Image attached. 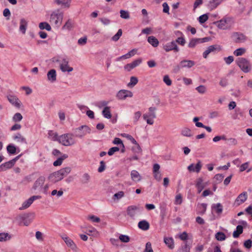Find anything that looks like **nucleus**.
<instances>
[{
	"label": "nucleus",
	"instance_id": "obj_60",
	"mask_svg": "<svg viewBox=\"0 0 252 252\" xmlns=\"http://www.w3.org/2000/svg\"><path fill=\"white\" fill-rule=\"evenodd\" d=\"M244 246L246 248L250 249L252 247V241L251 239L245 241L244 243Z\"/></svg>",
	"mask_w": 252,
	"mask_h": 252
},
{
	"label": "nucleus",
	"instance_id": "obj_17",
	"mask_svg": "<svg viewBox=\"0 0 252 252\" xmlns=\"http://www.w3.org/2000/svg\"><path fill=\"white\" fill-rule=\"evenodd\" d=\"M142 62V60L141 59H138L134 60L132 63H127L124 66L125 69L126 70L128 71H130L131 69H133L135 67L139 65Z\"/></svg>",
	"mask_w": 252,
	"mask_h": 252
},
{
	"label": "nucleus",
	"instance_id": "obj_63",
	"mask_svg": "<svg viewBox=\"0 0 252 252\" xmlns=\"http://www.w3.org/2000/svg\"><path fill=\"white\" fill-rule=\"evenodd\" d=\"M105 168V163L104 161H101L100 162V166L99 168H98V172H103Z\"/></svg>",
	"mask_w": 252,
	"mask_h": 252
},
{
	"label": "nucleus",
	"instance_id": "obj_25",
	"mask_svg": "<svg viewBox=\"0 0 252 252\" xmlns=\"http://www.w3.org/2000/svg\"><path fill=\"white\" fill-rule=\"evenodd\" d=\"M28 27V22L24 18L20 20L19 30L23 33L25 34Z\"/></svg>",
	"mask_w": 252,
	"mask_h": 252
},
{
	"label": "nucleus",
	"instance_id": "obj_48",
	"mask_svg": "<svg viewBox=\"0 0 252 252\" xmlns=\"http://www.w3.org/2000/svg\"><path fill=\"white\" fill-rule=\"evenodd\" d=\"M122 29H119L117 33L115 34L112 37V40L114 41H118L119 38H120V37L122 36Z\"/></svg>",
	"mask_w": 252,
	"mask_h": 252
},
{
	"label": "nucleus",
	"instance_id": "obj_29",
	"mask_svg": "<svg viewBox=\"0 0 252 252\" xmlns=\"http://www.w3.org/2000/svg\"><path fill=\"white\" fill-rule=\"evenodd\" d=\"M223 0H211L208 4V7L211 10L216 8L219 4H220Z\"/></svg>",
	"mask_w": 252,
	"mask_h": 252
},
{
	"label": "nucleus",
	"instance_id": "obj_30",
	"mask_svg": "<svg viewBox=\"0 0 252 252\" xmlns=\"http://www.w3.org/2000/svg\"><path fill=\"white\" fill-rule=\"evenodd\" d=\"M90 175L88 173H85L83 174L80 178V181L82 184L85 185L89 183V182L90 181Z\"/></svg>",
	"mask_w": 252,
	"mask_h": 252
},
{
	"label": "nucleus",
	"instance_id": "obj_9",
	"mask_svg": "<svg viewBox=\"0 0 252 252\" xmlns=\"http://www.w3.org/2000/svg\"><path fill=\"white\" fill-rule=\"evenodd\" d=\"M142 210L143 208L139 205H130L127 207L126 213L130 218L134 219L138 213H141Z\"/></svg>",
	"mask_w": 252,
	"mask_h": 252
},
{
	"label": "nucleus",
	"instance_id": "obj_27",
	"mask_svg": "<svg viewBox=\"0 0 252 252\" xmlns=\"http://www.w3.org/2000/svg\"><path fill=\"white\" fill-rule=\"evenodd\" d=\"M138 226L141 230H147L149 229L150 224L147 221L143 220L138 222Z\"/></svg>",
	"mask_w": 252,
	"mask_h": 252
},
{
	"label": "nucleus",
	"instance_id": "obj_16",
	"mask_svg": "<svg viewBox=\"0 0 252 252\" xmlns=\"http://www.w3.org/2000/svg\"><path fill=\"white\" fill-rule=\"evenodd\" d=\"M220 46L217 45H214L210 46L208 47V48L203 52V57L206 59L208 57V55L212 52H216V51H220Z\"/></svg>",
	"mask_w": 252,
	"mask_h": 252
},
{
	"label": "nucleus",
	"instance_id": "obj_61",
	"mask_svg": "<svg viewBox=\"0 0 252 252\" xmlns=\"http://www.w3.org/2000/svg\"><path fill=\"white\" fill-rule=\"evenodd\" d=\"M138 82V79L136 77H131L130 82L128 84V86L132 85L134 86Z\"/></svg>",
	"mask_w": 252,
	"mask_h": 252
},
{
	"label": "nucleus",
	"instance_id": "obj_10",
	"mask_svg": "<svg viewBox=\"0 0 252 252\" xmlns=\"http://www.w3.org/2000/svg\"><path fill=\"white\" fill-rule=\"evenodd\" d=\"M41 198L40 196L39 195H33L29 198L28 200L25 201L22 204V206L20 207L19 209L20 210H23L29 208L31 205L32 203L34 200L36 199H39Z\"/></svg>",
	"mask_w": 252,
	"mask_h": 252
},
{
	"label": "nucleus",
	"instance_id": "obj_37",
	"mask_svg": "<svg viewBox=\"0 0 252 252\" xmlns=\"http://www.w3.org/2000/svg\"><path fill=\"white\" fill-rule=\"evenodd\" d=\"M68 156L66 154H63L61 157L59 158L56 161L53 162L54 166H58L61 165L63 160L67 158Z\"/></svg>",
	"mask_w": 252,
	"mask_h": 252
},
{
	"label": "nucleus",
	"instance_id": "obj_42",
	"mask_svg": "<svg viewBox=\"0 0 252 252\" xmlns=\"http://www.w3.org/2000/svg\"><path fill=\"white\" fill-rule=\"evenodd\" d=\"M17 149L12 144H10L7 146V151L9 154L14 155L16 153Z\"/></svg>",
	"mask_w": 252,
	"mask_h": 252
},
{
	"label": "nucleus",
	"instance_id": "obj_20",
	"mask_svg": "<svg viewBox=\"0 0 252 252\" xmlns=\"http://www.w3.org/2000/svg\"><path fill=\"white\" fill-rule=\"evenodd\" d=\"M71 0H54V3L58 5H61L62 8H69Z\"/></svg>",
	"mask_w": 252,
	"mask_h": 252
},
{
	"label": "nucleus",
	"instance_id": "obj_12",
	"mask_svg": "<svg viewBox=\"0 0 252 252\" xmlns=\"http://www.w3.org/2000/svg\"><path fill=\"white\" fill-rule=\"evenodd\" d=\"M231 37L235 43L243 42L247 39L246 36L243 33L239 32H233Z\"/></svg>",
	"mask_w": 252,
	"mask_h": 252
},
{
	"label": "nucleus",
	"instance_id": "obj_38",
	"mask_svg": "<svg viewBox=\"0 0 252 252\" xmlns=\"http://www.w3.org/2000/svg\"><path fill=\"white\" fill-rule=\"evenodd\" d=\"M190 247L187 242H185L182 245L181 247L177 252H189Z\"/></svg>",
	"mask_w": 252,
	"mask_h": 252
},
{
	"label": "nucleus",
	"instance_id": "obj_15",
	"mask_svg": "<svg viewBox=\"0 0 252 252\" xmlns=\"http://www.w3.org/2000/svg\"><path fill=\"white\" fill-rule=\"evenodd\" d=\"M57 62H60V69L63 72H71L73 68L68 66V61L66 59H63L61 61L57 60Z\"/></svg>",
	"mask_w": 252,
	"mask_h": 252
},
{
	"label": "nucleus",
	"instance_id": "obj_51",
	"mask_svg": "<svg viewBox=\"0 0 252 252\" xmlns=\"http://www.w3.org/2000/svg\"><path fill=\"white\" fill-rule=\"evenodd\" d=\"M121 135L127 138L128 140H130L133 144H137L136 141L134 139V138L130 135L127 133H123Z\"/></svg>",
	"mask_w": 252,
	"mask_h": 252
},
{
	"label": "nucleus",
	"instance_id": "obj_54",
	"mask_svg": "<svg viewBox=\"0 0 252 252\" xmlns=\"http://www.w3.org/2000/svg\"><path fill=\"white\" fill-rule=\"evenodd\" d=\"M166 208L165 206H161L160 207V216L162 220L164 219L165 216H166Z\"/></svg>",
	"mask_w": 252,
	"mask_h": 252
},
{
	"label": "nucleus",
	"instance_id": "obj_55",
	"mask_svg": "<svg viewBox=\"0 0 252 252\" xmlns=\"http://www.w3.org/2000/svg\"><path fill=\"white\" fill-rule=\"evenodd\" d=\"M22 118V115L20 113H16L13 117V120L14 122H20Z\"/></svg>",
	"mask_w": 252,
	"mask_h": 252
},
{
	"label": "nucleus",
	"instance_id": "obj_28",
	"mask_svg": "<svg viewBox=\"0 0 252 252\" xmlns=\"http://www.w3.org/2000/svg\"><path fill=\"white\" fill-rule=\"evenodd\" d=\"M130 176L131 179L134 182H137L141 180L140 175L136 170H132L131 171Z\"/></svg>",
	"mask_w": 252,
	"mask_h": 252
},
{
	"label": "nucleus",
	"instance_id": "obj_3",
	"mask_svg": "<svg viewBox=\"0 0 252 252\" xmlns=\"http://www.w3.org/2000/svg\"><path fill=\"white\" fill-rule=\"evenodd\" d=\"M63 14L59 9L52 13L50 16V22L57 28L62 24Z\"/></svg>",
	"mask_w": 252,
	"mask_h": 252
},
{
	"label": "nucleus",
	"instance_id": "obj_40",
	"mask_svg": "<svg viewBox=\"0 0 252 252\" xmlns=\"http://www.w3.org/2000/svg\"><path fill=\"white\" fill-rule=\"evenodd\" d=\"M181 133L183 136L186 137H191L193 135L191 129L188 127L182 128Z\"/></svg>",
	"mask_w": 252,
	"mask_h": 252
},
{
	"label": "nucleus",
	"instance_id": "obj_4",
	"mask_svg": "<svg viewBox=\"0 0 252 252\" xmlns=\"http://www.w3.org/2000/svg\"><path fill=\"white\" fill-rule=\"evenodd\" d=\"M35 217V214L33 212H30L19 215L17 217L16 220L19 222H23L24 225L28 226L33 220Z\"/></svg>",
	"mask_w": 252,
	"mask_h": 252
},
{
	"label": "nucleus",
	"instance_id": "obj_64",
	"mask_svg": "<svg viewBox=\"0 0 252 252\" xmlns=\"http://www.w3.org/2000/svg\"><path fill=\"white\" fill-rule=\"evenodd\" d=\"M144 252H153L150 242H147L146 243Z\"/></svg>",
	"mask_w": 252,
	"mask_h": 252
},
{
	"label": "nucleus",
	"instance_id": "obj_58",
	"mask_svg": "<svg viewBox=\"0 0 252 252\" xmlns=\"http://www.w3.org/2000/svg\"><path fill=\"white\" fill-rule=\"evenodd\" d=\"M120 150V148L117 147H114L111 148L108 152V154L109 156L113 155L116 152L119 151Z\"/></svg>",
	"mask_w": 252,
	"mask_h": 252
},
{
	"label": "nucleus",
	"instance_id": "obj_13",
	"mask_svg": "<svg viewBox=\"0 0 252 252\" xmlns=\"http://www.w3.org/2000/svg\"><path fill=\"white\" fill-rule=\"evenodd\" d=\"M163 49L166 52L174 51L178 52L179 51V48L174 41L166 43L163 46Z\"/></svg>",
	"mask_w": 252,
	"mask_h": 252
},
{
	"label": "nucleus",
	"instance_id": "obj_31",
	"mask_svg": "<svg viewBox=\"0 0 252 252\" xmlns=\"http://www.w3.org/2000/svg\"><path fill=\"white\" fill-rule=\"evenodd\" d=\"M12 238V235L7 232L0 233V242H6Z\"/></svg>",
	"mask_w": 252,
	"mask_h": 252
},
{
	"label": "nucleus",
	"instance_id": "obj_23",
	"mask_svg": "<svg viewBox=\"0 0 252 252\" xmlns=\"http://www.w3.org/2000/svg\"><path fill=\"white\" fill-rule=\"evenodd\" d=\"M48 80L51 82H54L56 80V71L55 69H52L49 70L47 73Z\"/></svg>",
	"mask_w": 252,
	"mask_h": 252
},
{
	"label": "nucleus",
	"instance_id": "obj_11",
	"mask_svg": "<svg viewBox=\"0 0 252 252\" xmlns=\"http://www.w3.org/2000/svg\"><path fill=\"white\" fill-rule=\"evenodd\" d=\"M209 40V38L208 37L202 38H192L190 40L188 46L189 48H194L196 45L199 43L208 42Z\"/></svg>",
	"mask_w": 252,
	"mask_h": 252
},
{
	"label": "nucleus",
	"instance_id": "obj_49",
	"mask_svg": "<svg viewBox=\"0 0 252 252\" xmlns=\"http://www.w3.org/2000/svg\"><path fill=\"white\" fill-rule=\"evenodd\" d=\"M120 16L122 18L127 19L129 18V14L128 11L124 10H120Z\"/></svg>",
	"mask_w": 252,
	"mask_h": 252
},
{
	"label": "nucleus",
	"instance_id": "obj_24",
	"mask_svg": "<svg viewBox=\"0 0 252 252\" xmlns=\"http://www.w3.org/2000/svg\"><path fill=\"white\" fill-rule=\"evenodd\" d=\"M7 98L9 102L16 107L19 108L20 103L19 100L15 96V95H7Z\"/></svg>",
	"mask_w": 252,
	"mask_h": 252
},
{
	"label": "nucleus",
	"instance_id": "obj_1",
	"mask_svg": "<svg viewBox=\"0 0 252 252\" xmlns=\"http://www.w3.org/2000/svg\"><path fill=\"white\" fill-rule=\"evenodd\" d=\"M71 172V168L66 167L54 172L49 176V179L53 183H56L62 180Z\"/></svg>",
	"mask_w": 252,
	"mask_h": 252
},
{
	"label": "nucleus",
	"instance_id": "obj_33",
	"mask_svg": "<svg viewBox=\"0 0 252 252\" xmlns=\"http://www.w3.org/2000/svg\"><path fill=\"white\" fill-rule=\"evenodd\" d=\"M14 166L11 160L1 164L0 165V171H4L8 169H10Z\"/></svg>",
	"mask_w": 252,
	"mask_h": 252
},
{
	"label": "nucleus",
	"instance_id": "obj_47",
	"mask_svg": "<svg viewBox=\"0 0 252 252\" xmlns=\"http://www.w3.org/2000/svg\"><path fill=\"white\" fill-rule=\"evenodd\" d=\"M124 196V192L123 191H120L114 194L113 196V199L114 200H119Z\"/></svg>",
	"mask_w": 252,
	"mask_h": 252
},
{
	"label": "nucleus",
	"instance_id": "obj_45",
	"mask_svg": "<svg viewBox=\"0 0 252 252\" xmlns=\"http://www.w3.org/2000/svg\"><path fill=\"white\" fill-rule=\"evenodd\" d=\"M215 238L217 240L222 241L226 239V236L224 233L218 232L216 234Z\"/></svg>",
	"mask_w": 252,
	"mask_h": 252
},
{
	"label": "nucleus",
	"instance_id": "obj_18",
	"mask_svg": "<svg viewBox=\"0 0 252 252\" xmlns=\"http://www.w3.org/2000/svg\"><path fill=\"white\" fill-rule=\"evenodd\" d=\"M247 199V192H243L240 194L235 200L234 204L236 206H239L244 203Z\"/></svg>",
	"mask_w": 252,
	"mask_h": 252
},
{
	"label": "nucleus",
	"instance_id": "obj_32",
	"mask_svg": "<svg viewBox=\"0 0 252 252\" xmlns=\"http://www.w3.org/2000/svg\"><path fill=\"white\" fill-rule=\"evenodd\" d=\"M73 21L71 19H68L64 25L63 26L62 29L70 31L73 28Z\"/></svg>",
	"mask_w": 252,
	"mask_h": 252
},
{
	"label": "nucleus",
	"instance_id": "obj_2",
	"mask_svg": "<svg viewBox=\"0 0 252 252\" xmlns=\"http://www.w3.org/2000/svg\"><path fill=\"white\" fill-rule=\"evenodd\" d=\"M73 134L66 133L59 136L57 141L65 146H69L76 143V141L73 138Z\"/></svg>",
	"mask_w": 252,
	"mask_h": 252
},
{
	"label": "nucleus",
	"instance_id": "obj_59",
	"mask_svg": "<svg viewBox=\"0 0 252 252\" xmlns=\"http://www.w3.org/2000/svg\"><path fill=\"white\" fill-rule=\"evenodd\" d=\"M196 89L198 91V92L200 94H204L206 93V87L203 85H200L198 87H197Z\"/></svg>",
	"mask_w": 252,
	"mask_h": 252
},
{
	"label": "nucleus",
	"instance_id": "obj_39",
	"mask_svg": "<svg viewBox=\"0 0 252 252\" xmlns=\"http://www.w3.org/2000/svg\"><path fill=\"white\" fill-rule=\"evenodd\" d=\"M243 227L242 225H238L236 227V230H235L233 233V236L234 238H238L239 235L243 233Z\"/></svg>",
	"mask_w": 252,
	"mask_h": 252
},
{
	"label": "nucleus",
	"instance_id": "obj_53",
	"mask_svg": "<svg viewBox=\"0 0 252 252\" xmlns=\"http://www.w3.org/2000/svg\"><path fill=\"white\" fill-rule=\"evenodd\" d=\"M208 19V16L207 14H203V15H201L200 16H199L198 18V21H199V23L201 24H203V23H205Z\"/></svg>",
	"mask_w": 252,
	"mask_h": 252
},
{
	"label": "nucleus",
	"instance_id": "obj_26",
	"mask_svg": "<svg viewBox=\"0 0 252 252\" xmlns=\"http://www.w3.org/2000/svg\"><path fill=\"white\" fill-rule=\"evenodd\" d=\"M63 239L67 246L69 247L72 250H75L76 249V245L71 239L67 237H63Z\"/></svg>",
	"mask_w": 252,
	"mask_h": 252
},
{
	"label": "nucleus",
	"instance_id": "obj_34",
	"mask_svg": "<svg viewBox=\"0 0 252 252\" xmlns=\"http://www.w3.org/2000/svg\"><path fill=\"white\" fill-rule=\"evenodd\" d=\"M13 139L16 140L17 142L27 144L26 139L25 137H24L21 134L18 133L16 135L13 136Z\"/></svg>",
	"mask_w": 252,
	"mask_h": 252
},
{
	"label": "nucleus",
	"instance_id": "obj_57",
	"mask_svg": "<svg viewBox=\"0 0 252 252\" xmlns=\"http://www.w3.org/2000/svg\"><path fill=\"white\" fill-rule=\"evenodd\" d=\"M141 116V113L140 111L135 112L133 116V123L136 124Z\"/></svg>",
	"mask_w": 252,
	"mask_h": 252
},
{
	"label": "nucleus",
	"instance_id": "obj_7",
	"mask_svg": "<svg viewBox=\"0 0 252 252\" xmlns=\"http://www.w3.org/2000/svg\"><path fill=\"white\" fill-rule=\"evenodd\" d=\"M91 128L86 125L81 126L73 129V134L76 137L83 138L88 133H91Z\"/></svg>",
	"mask_w": 252,
	"mask_h": 252
},
{
	"label": "nucleus",
	"instance_id": "obj_21",
	"mask_svg": "<svg viewBox=\"0 0 252 252\" xmlns=\"http://www.w3.org/2000/svg\"><path fill=\"white\" fill-rule=\"evenodd\" d=\"M156 108L154 107H150L149 108V113L143 115V119H147V118H151L152 119L156 118V114L155 113V111L156 110Z\"/></svg>",
	"mask_w": 252,
	"mask_h": 252
},
{
	"label": "nucleus",
	"instance_id": "obj_44",
	"mask_svg": "<svg viewBox=\"0 0 252 252\" xmlns=\"http://www.w3.org/2000/svg\"><path fill=\"white\" fill-rule=\"evenodd\" d=\"M39 28L40 30L45 29L48 31H50L51 30L50 25L47 22H41L39 23Z\"/></svg>",
	"mask_w": 252,
	"mask_h": 252
},
{
	"label": "nucleus",
	"instance_id": "obj_50",
	"mask_svg": "<svg viewBox=\"0 0 252 252\" xmlns=\"http://www.w3.org/2000/svg\"><path fill=\"white\" fill-rule=\"evenodd\" d=\"M119 240L124 243H127L130 240V238L128 236L126 235L121 234L119 237Z\"/></svg>",
	"mask_w": 252,
	"mask_h": 252
},
{
	"label": "nucleus",
	"instance_id": "obj_5",
	"mask_svg": "<svg viewBox=\"0 0 252 252\" xmlns=\"http://www.w3.org/2000/svg\"><path fill=\"white\" fill-rule=\"evenodd\" d=\"M233 23V19L230 17H224L220 21L214 23L218 28L222 30L229 29Z\"/></svg>",
	"mask_w": 252,
	"mask_h": 252
},
{
	"label": "nucleus",
	"instance_id": "obj_46",
	"mask_svg": "<svg viewBox=\"0 0 252 252\" xmlns=\"http://www.w3.org/2000/svg\"><path fill=\"white\" fill-rule=\"evenodd\" d=\"M48 135L49 136L53 141H57L59 137L56 132H54L52 130H50L48 132Z\"/></svg>",
	"mask_w": 252,
	"mask_h": 252
},
{
	"label": "nucleus",
	"instance_id": "obj_41",
	"mask_svg": "<svg viewBox=\"0 0 252 252\" xmlns=\"http://www.w3.org/2000/svg\"><path fill=\"white\" fill-rule=\"evenodd\" d=\"M102 113L104 117L106 119H110L111 118L112 115L110 112L109 107H105L102 110Z\"/></svg>",
	"mask_w": 252,
	"mask_h": 252
},
{
	"label": "nucleus",
	"instance_id": "obj_62",
	"mask_svg": "<svg viewBox=\"0 0 252 252\" xmlns=\"http://www.w3.org/2000/svg\"><path fill=\"white\" fill-rule=\"evenodd\" d=\"M163 81L167 86H170L172 84L171 79L169 78L168 75H167L164 76Z\"/></svg>",
	"mask_w": 252,
	"mask_h": 252
},
{
	"label": "nucleus",
	"instance_id": "obj_8",
	"mask_svg": "<svg viewBox=\"0 0 252 252\" xmlns=\"http://www.w3.org/2000/svg\"><path fill=\"white\" fill-rule=\"evenodd\" d=\"M195 65V62L191 60H183L178 64L175 66L173 71L175 73L178 72L181 69L183 68H190Z\"/></svg>",
	"mask_w": 252,
	"mask_h": 252
},
{
	"label": "nucleus",
	"instance_id": "obj_56",
	"mask_svg": "<svg viewBox=\"0 0 252 252\" xmlns=\"http://www.w3.org/2000/svg\"><path fill=\"white\" fill-rule=\"evenodd\" d=\"M176 43H178L179 44L184 46L186 43V40L184 37L183 36L178 37V38L175 41Z\"/></svg>",
	"mask_w": 252,
	"mask_h": 252
},
{
	"label": "nucleus",
	"instance_id": "obj_36",
	"mask_svg": "<svg viewBox=\"0 0 252 252\" xmlns=\"http://www.w3.org/2000/svg\"><path fill=\"white\" fill-rule=\"evenodd\" d=\"M164 242L170 249H173L174 248V240L172 238H164Z\"/></svg>",
	"mask_w": 252,
	"mask_h": 252
},
{
	"label": "nucleus",
	"instance_id": "obj_43",
	"mask_svg": "<svg viewBox=\"0 0 252 252\" xmlns=\"http://www.w3.org/2000/svg\"><path fill=\"white\" fill-rule=\"evenodd\" d=\"M212 208L215 209L216 212L218 214H220L222 212L223 207L220 203L214 204Z\"/></svg>",
	"mask_w": 252,
	"mask_h": 252
},
{
	"label": "nucleus",
	"instance_id": "obj_35",
	"mask_svg": "<svg viewBox=\"0 0 252 252\" xmlns=\"http://www.w3.org/2000/svg\"><path fill=\"white\" fill-rule=\"evenodd\" d=\"M148 42L154 47H157L159 44L158 40L154 36L148 37Z\"/></svg>",
	"mask_w": 252,
	"mask_h": 252
},
{
	"label": "nucleus",
	"instance_id": "obj_14",
	"mask_svg": "<svg viewBox=\"0 0 252 252\" xmlns=\"http://www.w3.org/2000/svg\"><path fill=\"white\" fill-rule=\"evenodd\" d=\"M45 181V178L44 176L39 177L35 182L32 189L34 190H38L39 192L40 191Z\"/></svg>",
	"mask_w": 252,
	"mask_h": 252
},
{
	"label": "nucleus",
	"instance_id": "obj_6",
	"mask_svg": "<svg viewBox=\"0 0 252 252\" xmlns=\"http://www.w3.org/2000/svg\"><path fill=\"white\" fill-rule=\"evenodd\" d=\"M237 64L245 73H248L252 69V65L247 59L244 58H238L236 61Z\"/></svg>",
	"mask_w": 252,
	"mask_h": 252
},
{
	"label": "nucleus",
	"instance_id": "obj_22",
	"mask_svg": "<svg viewBox=\"0 0 252 252\" xmlns=\"http://www.w3.org/2000/svg\"><path fill=\"white\" fill-rule=\"evenodd\" d=\"M206 183H203V180L202 178H199L196 180L195 186L197 189L198 193L201 192L206 187Z\"/></svg>",
	"mask_w": 252,
	"mask_h": 252
},
{
	"label": "nucleus",
	"instance_id": "obj_52",
	"mask_svg": "<svg viewBox=\"0 0 252 252\" xmlns=\"http://www.w3.org/2000/svg\"><path fill=\"white\" fill-rule=\"evenodd\" d=\"M245 51L246 50L244 48H240L234 51V54L236 56H241L245 52Z\"/></svg>",
	"mask_w": 252,
	"mask_h": 252
},
{
	"label": "nucleus",
	"instance_id": "obj_19",
	"mask_svg": "<svg viewBox=\"0 0 252 252\" xmlns=\"http://www.w3.org/2000/svg\"><path fill=\"white\" fill-rule=\"evenodd\" d=\"M201 167V162L200 160H198L195 166H194V164L192 163L188 167V169L190 172H195L196 173H198L200 172Z\"/></svg>",
	"mask_w": 252,
	"mask_h": 252
}]
</instances>
